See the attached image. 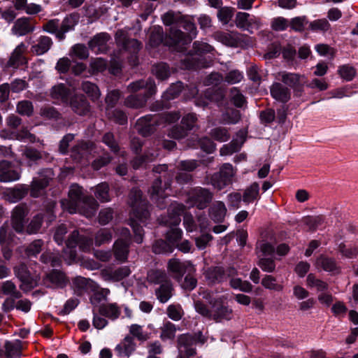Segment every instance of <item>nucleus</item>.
Here are the masks:
<instances>
[{
    "label": "nucleus",
    "instance_id": "nucleus-46",
    "mask_svg": "<svg viewBox=\"0 0 358 358\" xmlns=\"http://www.w3.org/2000/svg\"><path fill=\"white\" fill-rule=\"evenodd\" d=\"M281 81L290 87L294 88L300 85L302 76L297 73L282 72L280 74Z\"/></svg>",
    "mask_w": 358,
    "mask_h": 358
},
{
    "label": "nucleus",
    "instance_id": "nucleus-24",
    "mask_svg": "<svg viewBox=\"0 0 358 358\" xmlns=\"http://www.w3.org/2000/svg\"><path fill=\"white\" fill-rule=\"evenodd\" d=\"M136 347L134 338L130 336H127L116 345L115 352L118 357H129L135 351Z\"/></svg>",
    "mask_w": 358,
    "mask_h": 358
},
{
    "label": "nucleus",
    "instance_id": "nucleus-16",
    "mask_svg": "<svg viewBox=\"0 0 358 358\" xmlns=\"http://www.w3.org/2000/svg\"><path fill=\"white\" fill-rule=\"evenodd\" d=\"M115 38L119 46L131 53L136 54L141 47V43L137 40L129 38L127 31L123 29L117 30Z\"/></svg>",
    "mask_w": 358,
    "mask_h": 358
},
{
    "label": "nucleus",
    "instance_id": "nucleus-55",
    "mask_svg": "<svg viewBox=\"0 0 358 358\" xmlns=\"http://www.w3.org/2000/svg\"><path fill=\"white\" fill-rule=\"evenodd\" d=\"M183 89V85L181 82L172 84L169 88L163 94L162 98L164 100L169 101L179 96Z\"/></svg>",
    "mask_w": 358,
    "mask_h": 358
},
{
    "label": "nucleus",
    "instance_id": "nucleus-34",
    "mask_svg": "<svg viewBox=\"0 0 358 358\" xmlns=\"http://www.w3.org/2000/svg\"><path fill=\"white\" fill-rule=\"evenodd\" d=\"M226 214L227 208L222 201L215 202L209 208V215L215 222H222Z\"/></svg>",
    "mask_w": 358,
    "mask_h": 358
},
{
    "label": "nucleus",
    "instance_id": "nucleus-31",
    "mask_svg": "<svg viewBox=\"0 0 358 358\" xmlns=\"http://www.w3.org/2000/svg\"><path fill=\"white\" fill-rule=\"evenodd\" d=\"M99 313L111 320H115L120 315L121 308L116 303L102 304L99 308Z\"/></svg>",
    "mask_w": 358,
    "mask_h": 358
},
{
    "label": "nucleus",
    "instance_id": "nucleus-48",
    "mask_svg": "<svg viewBox=\"0 0 358 358\" xmlns=\"http://www.w3.org/2000/svg\"><path fill=\"white\" fill-rule=\"evenodd\" d=\"M43 222V215L38 213L34 216L26 228V232L28 234H37L41 228Z\"/></svg>",
    "mask_w": 358,
    "mask_h": 358
},
{
    "label": "nucleus",
    "instance_id": "nucleus-26",
    "mask_svg": "<svg viewBox=\"0 0 358 358\" xmlns=\"http://www.w3.org/2000/svg\"><path fill=\"white\" fill-rule=\"evenodd\" d=\"M205 99L199 97L196 100V105L199 106H206L209 101H214L217 103L222 101L224 94L221 90L208 89L205 92Z\"/></svg>",
    "mask_w": 358,
    "mask_h": 358
},
{
    "label": "nucleus",
    "instance_id": "nucleus-19",
    "mask_svg": "<svg viewBox=\"0 0 358 358\" xmlns=\"http://www.w3.org/2000/svg\"><path fill=\"white\" fill-rule=\"evenodd\" d=\"M110 36L106 32L96 34L88 43L89 48L95 53H104L108 49Z\"/></svg>",
    "mask_w": 358,
    "mask_h": 358
},
{
    "label": "nucleus",
    "instance_id": "nucleus-7",
    "mask_svg": "<svg viewBox=\"0 0 358 358\" xmlns=\"http://www.w3.org/2000/svg\"><path fill=\"white\" fill-rule=\"evenodd\" d=\"M81 187L77 184H73L69 191V198L61 201V206L64 210L71 214L77 212L78 205L81 203L84 199Z\"/></svg>",
    "mask_w": 358,
    "mask_h": 358
},
{
    "label": "nucleus",
    "instance_id": "nucleus-45",
    "mask_svg": "<svg viewBox=\"0 0 358 358\" xmlns=\"http://www.w3.org/2000/svg\"><path fill=\"white\" fill-rule=\"evenodd\" d=\"M160 338L162 341L172 340L175 338L177 328L174 324L167 321L160 327Z\"/></svg>",
    "mask_w": 358,
    "mask_h": 358
},
{
    "label": "nucleus",
    "instance_id": "nucleus-50",
    "mask_svg": "<svg viewBox=\"0 0 358 358\" xmlns=\"http://www.w3.org/2000/svg\"><path fill=\"white\" fill-rule=\"evenodd\" d=\"M48 180L47 178H34L31 184V196L38 197L41 190L48 185Z\"/></svg>",
    "mask_w": 358,
    "mask_h": 358
},
{
    "label": "nucleus",
    "instance_id": "nucleus-5",
    "mask_svg": "<svg viewBox=\"0 0 358 358\" xmlns=\"http://www.w3.org/2000/svg\"><path fill=\"white\" fill-rule=\"evenodd\" d=\"M213 50V47L207 43L195 41L193 43L192 52L186 55L182 59L185 68L190 69L205 67L206 65L201 62L199 57L206 53L210 52Z\"/></svg>",
    "mask_w": 358,
    "mask_h": 358
},
{
    "label": "nucleus",
    "instance_id": "nucleus-10",
    "mask_svg": "<svg viewBox=\"0 0 358 358\" xmlns=\"http://www.w3.org/2000/svg\"><path fill=\"white\" fill-rule=\"evenodd\" d=\"M196 340L189 334L180 335L178 338V358H190L196 355L194 347Z\"/></svg>",
    "mask_w": 358,
    "mask_h": 358
},
{
    "label": "nucleus",
    "instance_id": "nucleus-60",
    "mask_svg": "<svg viewBox=\"0 0 358 358\" xmlns=\"http://www.w3.org/2000/svg\"><path fill=\"white\" fill-rule=\"evenodd\" d=\"M14 234L9 229L8 225L6 223H4L0 227V243L1 245H8L10 244L14 238Z\"/></svg>",
    "mask_w": 358,
    "mask_h": 358
},
{
    "label": "nucleus",
    "instance_id": "nucleus-6",
    "mask_svg": "<svg viewBox=\"0 0 358 358\" xmlns=\"http://www.w3.org/2000/svg\"><path fill=\"white\" fill-rule=\"evenodd\" d=\"M212 199L213 194L208 189L199 187L188 192L187 203L190 206H196L199 209H204Z\"/></svg>",
    "mask_w": 358,
    "mask_h": 358
},
{
    "label": "nucleus",
    "instance_id": "nucleus-15",
    "mask_svg": "<svg viewBox=\"0 0 358 358\" xmlns=\"http://www.w3.org/2000/svg\"><path fill=\"white\" fill-rule=\"evenodd\" d=\"M21 173L15 169L14 165L7 161H0V182H10L20 178Z\"/></svg>",
    "mask_w": 358,
    "mask_h": 358
},
{
    "label": "nucleus",
    "instance_id": "nucleus-63",
    "mask_svg": "<svg viewBox=\"0 0 358 358\" xmlns=\"http://www.w3.org/2000/svg\"><path fill=\"white\" fill-rule=\"evenodd\" d=\"M71 57H76L80 59H87L89 56V52L87 47L80 43L74 45L70 52Z\"/></svg>",
    "mask_w": 358,
    "mask_h": 358
},
{
    "label": "nucleus",
    "instance_id": "nucleus-38",
    "mask_svg": "<svg viewBox=\"0 0 358 358\" xmlns=\"http://www.w3.org/2000/svg\"><path fill=\"white\" fill-rule=\"evenodd\" d=\"M184 15L180 12L169 10L162 15V20L164 25L169 26L170 28L174 27L178 28L180 25Z\"/></svg>",
    "mask_w": 358,
    "mask_h": 358
},
{
    "label": "nucleus",
    "instance_id": "nucleus-44",
    "mask_svg": "<svg viewBox=\"0 0 358 358\" xmlns=\"http://www.w3.org/2000/svg\"><path fill=\"white\" fill-rule=\"evenodd\" d=\"M81 89L93 101L98 100L101 96L99 87L90 81L83 82Z\"/></svg>",
    "mask_w": 358,
    "mask_h": 358
},
{
    "label": "nucleus",
    "instance_id": "nucleus-20",
    "mask_svg": "<svg viewBox=\"0 0 358 358\" xmlns=\"http://www.w3.org/2000/svg\"><path fill=\"white\" fill-rule=\"evenodd\" d=\"M131 273L129 266H122L115 270L110 268H104L101 270V275L106 281L118 282L129 276Z\"/></svg>",
    "mask_w": 358,
    "mask_h": 358
},
{
    "label": "nucleus",
    "instance_id": "nucleus-21",
    "mask_svg": "<svg viewBox=\"0 0 358 358\" xmlns=\"http://www.w3.org/2000/svg\"><path fill=\"white\" fill-rule=\"evenodd\" d=\"M53 41L50 37L41 35L33 41L30 51L36 56L43 55L51 49Z\"/></svg>",
    "mask_w": 358,
    "mask_h": 358
},
{
    "label": "nucleus",
    "instance_id": "nucleus-8",
    "mask_svg": "<svg viewBox=\"0 0 358 358\" xmlns=\"http://www.w3.org/2000/svg\"><path fill=\"white\" fill-rule=\"evenodd\" d=\"M235 173L236 171L231 164H224L221 166L220 171L213 175L211 184L215 188L221 190L231 184L232 178Z\"/></svg>",
    "mask_w": 358,
    "mask_h": 358
},
{
    "label": "nucleus",
    "instance_id": "nucleus-32",
    "mask_svg": "<svg viewBox=\"0 0 358 358\" xmlns=\"http://www.w3.org/2000/svg\"><path fill=\"white\" fill-rule=\"evenodd\" d=\"M79 19L78 14L73 13L67 15L62 21L59 31L57 34V38L62 40L65 37V34L72 30L74 26L78 23Z\"/></svg>",
    "mask_w": 358,
    "mask_h": 358
},
{
    "label": "nucleus",
    "instance_id": "nucleus-36",
    "mask_svg": "<svg viewBox=\"0 0 358 358\" xmlns=\"http://www.w3.org/2000/svg\"><path fill=\"white\" fill-rule=\"evenodd\" d=\"M173 291V287L171 282H168L162 284L157 287L155 291V296L159 302L164 303L167 302L172 296Z\"/></svg>",
    "mask_w": 358,
    "mask_h": 358
},
{
    "label": "nucleus",
    "instance_id": "nucleus-14",
    "mask_svg": "<svg viewBox=\"0 0 358 358\" xmlns=\"http://www.w3.org/2000/svg\"><path fill=\"white\" fill-rule=\"evenodd\" d=\"M168 271L173 277L178 281L182 280V276L187 271L194 270L193 265L188 262H181L178 259H171L168 262Z\"/></svg>",
    "mask_w": 358,
    "mask_h": 358
},
{
    "label": "nucleus",
    "instance_id": "nucleus-30",
    "mask_svg": "<svg viewBox=\"0 0 358 358\" xmlns=\"http://www.w3.org/2000/svg\"><path fill=\"white\" fill-rule=\"evenodd\" d=\"M129 241H123L122 238L117 240L113 245V252L115 259L120 262L127 260L129 255Z\"/></svg>",
    "mask_w": 358,
    "mask_h": 358
},
{
    "label": "nucleus",
    "instance_id": "nucleus-47",
    "mask_svg": "<svg viewBox=\"0 0 358 358\" xmlns=\"http://www.w3.org/2000/svg\"><path fill=\"white\" fill-rule=\"evenodd\" d=\"M69 93V89L64 84L57 85L51 90L52 97L62 101H67Z\"/></svg>",
    "mask_w": 358,
    "mask_h": 358
},
{
    "label": "nucleus",
    "instance_id": "nucleus-58",
    "mask_svg": "<svg viewBox=\"0 0 358 358\" xmlns=\"http://www.w3.org/2000/svg\"><path fill=\"white\" fill-rule=\"evenodd\" d=\"M240 119V112L237 110L231 109L222 113L221 122L227 124H232L237 123Z\"/></svg>",
    "mask_w": 358,
    "mask_h": 358
},
{
    "label": "nucleus",
    "instance_id": "nucleus-57",
    "mask_svg": "<svg viewBox=\"0 0 358 358\" xmlns=\"http://www.w3.org/2000/svg\"><path fill=\"white\" fill-rule=\"evenodd\" d=\"M27 194V189L24 187L12 188L8 190L7 196L10 202L15 203L23 199Z\"/></svg>",
    "mask_w": 358,
    "mask_h": 358
},
{
    "label": "nucleus",
    "instance_id": "nucleus-29",
    "mask_svg": "<svg viewBox=\"0 0 358 358\" xmlns=\"http://www.w3.org/2000/svg\"><path fill=\"white\" fill-rule=\"evenodd\" d=\"M270 92L273 99L282 103H287L291 98L290 90L279 83H273Z\"/></svg>",
    "mask_w": 358,
    "mask_h": 358
},
{
    "label": "nucleus",
    "instance_id": "nucleus-33",
    "mask_svg": "<svg viewBox=\"0 0 358 358\" xmlns=\"http://www.w3.org/2000/svg\"><path fill=\"white\" fill-rule=\"evenodd\" d=\"M72 110L80 115H85L90 110V105L83 95H76L71 101Z\"/></svg>",
    "mask_w": 358,
    "mask_h": 358
},
{
    "label": "nucleus",
    "instance_id": "nucleus-41",
    "mask_svg": "<svg viewBox=\"0 0 358 358\" xmlns=\"http://www.w3.org/2000/svg\"><path fill=\"white\" fill-rule=\"evenodd\" d=\"M259 191V184L257 182H253L245 189L242 196L243 201L246 204H249L258 199Z\"/></svg>",
    "mask_w": 358,
    "mask_h": 358
},
{
    "label": "nucleus",
    "instance_id": "nucleus-62",
    "mask_svg": "<svg viewBox=\"0 0 358 358\" xmlns=\"http://www.w3.org/2000/svg\"><path fill=\"white\" fill-rule=\"evenodd\" d=\"M173 246L164 240H157L152 245V251L156 254L171 253L173 252Z\"/></svg>",
    "mask_w": 358,
    "mask_h": 358
},
{
    "label": "nucleus",
    "instance_id": "nucleus-18",
    "mask_svg": "<svg viewBox=\"0 0 358 358\" xmlns=\"http://www.w3.org/2000/svg\"><path fill=\"white\" fill-rule=\"evenodd\" d=\"M15 275L22 281L20 288L23 290H28L36 285V281L31 276L30 272L26 264H21L14 268Z\"/></svg>",
    "mask_w": 358,
    "mask_h": 358
},
{
    "label": "nucleus",
    "instance_id": "nucleus-51",
    "mask_svg": "<svg viewBox=\"0 0 358 358\" xmlns=\"http://www.w3.org/2000/svg\"><path fill=\"white\" fill-rule=\"evenodd\" d=\"M152 71L157 79L162 80L167 79L171 75L170 69L165 63H159L154 65Z\"/></svg>",
    "mask_w": 358,
    "mask_h": 358
},
{
    "label": "nucleus",
    "instance_id": "nucleus-59",
    "mask_svg": "<svg viewBox=\"0 0 358 358\" xmlns=\"http://www.w3.org/2000/svg\"><path fill=\"white\" fill-rule=\"evenodd\" d=\"M112 239L111 232L106 229H99L95 234L94 243L96 246L110 242Z\"/></svg>",
    "mask_w": 358,
    "mask_h": 358
},
{
    "label": "nucleus",
    "instance_id": "nucleus-42",
    "mask_svg": "<svg viewBox=\"0 0 358 358\" xmlns=\"http://www.w3.org/2000/svg\"><path fill=\"white\" fill-rule=\"evenodd\" d=\"M147 278L149 282L159 285L170 280L166 273L162 270L150 271Z\"/></svg>",
    "mask_w": 358,
    "mask_h": 358
},
{
    "label": "nucleus",
    "instance_id": "nucleus-9",
    "mask_svg": "<svg viewBox=\"0 0 358 358\" xmlns=\"http://www.w3.org/2000/svg\"><path fill=\"white\" fill-rule=\"evenodd\" d=\"M162 180L158 178L153 182L151 189L150 190V194L151 199L157 204V206L162 209L164 208L166 205L167 194H165V189H168L171 186L170 182H166L164 187H162Z\"/></svg>",
    "mask_w": 358,
    "mask_h": 358
},
{
    "label": "nucleus",
    "instance_id": "nucleus-12",
    "mask_svg": "<svg viewBox=\"0 0 358 358\" xmlns=\"http://www.w3.org/2000/svg\"><path fill=\"white\" fill-rule=\"evenodd\" d=\"M29 210L24 203H21L15 207L11 214V226L13 230L18 234L24 231V218L29 214Z\"/></svg>",
    "mask_w": 358,
    "mask_h": 358
},
{
    "label": "nucleus",
    "instance_id": "nucleus-28",
    "mask_svg": "<svg viewBox=\"0 0 358 358\" xmlns=\"http://www.w3.org/2000/svg\"><path fill=\"white\" fill-rule=\"evenodd\" d=\"M204 276L209 285L220 283L226 280L224 270L220 266L208 268L205 271Z\"/></svg>",
    "mask_w": 358,
    "mask_h": 358
},
{
    "label": "nucleus",
    "instance_id": "nucleus-49",
    "mask_svg": "<svg viewBox=\"0 0 358 358\" xmlns=\"http://www.w3.org/2000/svg\"><path fill=\"white\" fill-rule=\"evenodd\" d=\"M47 278L51 283L56 287H62L66 283L65 274L59 270H52L47 275Z\"/></svg>",
    "mask_w": 358,
    "mask_h": 358
},
{
    "label": "nucleus",
    "instance_id": "nucleus-56",
    "mask_svg": "<svg viewBox=\"0 0 358 358\" xmlns=\"http://www.w3.org/2000/svg\"><path fill=\"white\" fill-rule=\"evenodd\" d=\"M41 261L44 264H50L51 266H60L62 259L59 254L51 252H45L41 256Z\"/></svg>",
    "mask_w": 358,
    "mask_h": 358
},
{
    "label": "nucleus",
    "instance_id": "nucleus-64",
    "mask_svg": "<svg viewBox=\"0 0 358 358\" xmlns=\"http://www.w3.org/2000/svg\"><path fill=\"white\" fill-rule=\"evenodd\" d=\"M338 252L343 257L348 259H352L357 256L358 248L354 245H347L344 243H341L338 245Z\"/></svg>",
    "mask_w": 358,
    "mask_h": 358
},
{
    "label": "nucleus",
    "instance_id": "nucleus-1",
    "mask_svg": "<svg viewBox=\"0 0 358 358\" xmlns=\"http://www.w3.org/2000/svg\"><path fill=\"white\" fill-rule=\"evenodd\" d=\"M129 203L132 208L133 217L130 225L134 233V241L137 243L143 242V229L137 221L142 223L150 217L149 206L146 201L142 199V192L137 188H134L129 194Z\"/></svg>",
    "mask_w": 358,
    "mask_h": 358
},
{
    "label": "nucleus",
    "instance_id": "nucleus-40",
    "mask_svg": "<svg viewBox=\"0 0 358 358\" xmlns=\"http://www.w3.org/2000/svg\"><path fill=\"white\" fill-rule=\"evenodd\" d=\"M216 38L222 43L230 47H236L241 41L240 35L236 32L217 33Z\"/></svg>",
    "mask_w": 358,
    "mask_h": 358
},
{
    "label": "nucleus",
    "instance_id": "nucleus-25",
    "mask_svg": "<svg viewBox=\"0 0 358 358\" xmlns=\"http://www.w3.org/2000/svg\"><path fill=\"white\" fill-rule=\"evenodd\" d=\"M98 206L96 201L93 197L86 196L81 203L78 205L76 213L90 218L95 215Z\"/></svg>",
    "mask_w": 358,
    "mask_h": 358
},
{
    "label": "nucleus",
    "instance_id": "nucleus-13",
    "mask_svg": "<svg viewBox=\"0 0 358 358\" xmlns=\"http://www.w3.org/2000/svg\"><path fill=\"white\" fill-rule=\"evenodd\" d=\"M185 210V206L183 204L172 203L168 210V215L161 217L159 219V222L170 227H176L180 223V216Z\"/></svg>",
    "mask_w": 358,
    "mask_h": 358
},
{
    "label": "nucleus",
    "instance_id": "nucleus-61",
    "mask_svg": "<svg viewBox=\"0 0 358 358\" xmlns=\"http://www.w3.org/2000/svg\"><path fill=\"white\" fill-rule=\"evenodd\" d=\"M166 314L170 319L179 321L182 317L184 312L180 304H171L166 308Z\"/></svg>",
    "mask_w": 358,
    "mask_h": 358
},
{
    "label": "nucleus",
    "instance_id": "nucleus-3",
    "mask_svg": "<svg viewBox=\"0 0 358 358\" xmlns=\"http://www.w3.org/2000/svg\"><path fill=\"white\" fill-rule=\"evenodd\" d=\"M180 27L187 31L186 34L180 29L174 27L169 29L166 38V43L169 46H173L178 43H190L197 35V30L193 20L187 15H184Z\"/></svg>",
    "mask_w": 358,
    "mask_h": 358
},
{
    "label": "nucleus",
    "instance_id": "nucleus-52",
    "mask_svg": "<svg viewBox=\"0 0 358 358\" xmlns=\"http://www.w3.org/2000/svg\"><path fill=\"white\" fill-rule=\"evenodd\" d=\"M43 245V241L41 239L34 240L29 245L25 247V255L29 258L36 257L37 255L41 252Z\"/></svg>",
    "mask_w": 358,
    "mask_h": 358
},
{
    "label": "nucleus",
    "instance_id": "nucleus-53",
    "mask_svg": "<svg viewBox=\"0 0 358 358\" xmlns=\"http://www.w3.org/2000/svg\"><path fill=\"white\" fill-rule=\"evenodd\" d=\"M94 294L90 297V302L94 306H97L103 301H106L108 295L110 294V290L108 288H97L95 291H92Z\"/></svg>",
    "mask_w": 358,
    "mask_h": 358
},
{
    "label": "nucleus",
    "instance_id": "nucleus-43",
    "mask_svg": "<svg viewBox=\"0 0 358 358\" xmlns=\"http://www.w3.org/2000/svg\"><path fill=\"white\" fill-rule=\"evenodd\" d=\"M317 264L327 272L338 273L340 270L334 259L324 256H321L317 259Z\"/></svg>",
    "mask_w": 358,
    "mask_h": 358
},
{
    "label": "nucleus",
    "instance_id": "nucleus-39",
    "mask_svg": "<svg viewBox=\"0 0 358 358\" xmlns=\"http://www.w3.org/2000/svg\"><path fill=\"white\" fill-rule=\"evenodd\" d=\"M4 348L5 355L8 358L19 357L22 355V344L20 340L6 341Z\"/></svg>",
    "mask_w": 358,
    "mask_h": 358
},
{
    "label": "nucleus",
    "instance_id": "nucleus-23",
    "mask_svg": "<svg viewBox=\"0 0 358 358\" xmlns=\"http://www.w3.org/2000/svg\"><path fill=\"white\" fill-rule=\"evenodd\" d=\"M128 89L132 92L145 89V92L144 94L148 95H154L157 91L156 85L152 78L132 82L129 85Z\"/></svg>",
    "mask_w": 358,
    "mask_h": 358
},
{
    "label": "nucleus",
    "instance_id": "nucleus-4",
    "mask_svg": "<svg viewBox=\"0 0 358 358\" xmlns=\"http://www.w3.org/2000/svg\"><path fill=\"white\" fill-rule=\"evenodd\" d=\"M66 248L64 250V258L69 264H71L76 258L75 248L79 245L84 252L89 251L92 245V240L85 236H80L78 230H73L69 235L66 242Z\"/></svg>",
    "mask_w": 358,
    "mask_h": 358
},
{
    "label": "nucleus",
    "instance_id": "nucleus-22",
    "mask_svg": "<svg viewBox=\"0 0 358 358\" xmlns=\"http://www.w3.org/2000/svg\"><path fill=\"white\" fill-rule=\"evenodd\" d=\"M35 30V25L31 23L29 17H21L17 19L12 27V33L17 36H23L33 32Z\"/></svg>",
    "mask_w": 358,
    "mask_h": 358
},
{
    "label": "nucleus",
    "instance_id": "nucleus-35",
    "mask_svg": "<svg viewBox=\"0 0 358 358\" xmlns=\"http://www.w3.org/2000/svg\"><path fill=\"white\" fill-rule=\"evenodd\" d=\"M152 95L143 94H131L124 100V105L131 108H141L145 106L148 99Z\"/></svg>",
    "mask_w": 358,
    "mask_h": 358
},
{
    "label": "nucleus",
    "instance_id": "nucleus-17",
    "mask_svg": "<svg viewBox=\"0 0 358 358\" xmlns=\"http://www.w3.org/2000/svg\"><path fill=\"white\" fill-rule=\"evenodd\" d=\"M27 50V46L23 42L20 43L11 52L6 66L17 69L19 66L27 64V60L24 56Z\"/></svg>",
    "mask_w": 358,
    "mask_h": 358
},
{
    "label": "nucleus",
    "instance_id": "nucleus-54",
    "mask_svg": "<svg viewBox=\"0 0 358 358\" xmlns=\"http://www.w3.org/2000/svg\"><path fill=\"white\" fill-rule=\"evenodd\" d=\"M210 136L214 140L219 142H226L230 138V134L227 128L215 127L210 131Z\"/></svg>",
    "mask_w": 358,
    "mask_h": 358
},
{
    "label": "nucleus",
    "instance_id": "nucleus-2",
    "mask_svg": "<svg viewBox=\"0 0 358 358\" xmlns=\"http://www.w3.org/2000/svg\"><path fill=\"white\" fill-rule=\"evenodd\" d=\"M194 308L196 312L202 317L217 323L229 321L233 317V310L229 306H224L221 299L214 300L213 304L210 308L201 301H195Z\"/></svg>",
    "mask_w": 358,
    "mask_h": 358
},
{
    "label": "nucleus",
    "instance_id": "nucleus-37",
    "mask_svg": "<svg viewBox=\"0 0 358 358\" xmlns=\"http://www.w3.org/2000/svg\"><path fill=\"white\" fill-rule=\"evenodd\" d=\"M92 146L90 142H80L72 148L71 157L76 162H80L87 155V151Z\"/></svg>",
    "mask_w": 358,
    "mask_h": 358
},
{
    "label": "nucleus",
    "instance_id": "nucleus-27",
    "mask_svg": "<svg viewBox=\"0 0 358 358\" xmlns=\"http://www.w3.org/2000/svg\"><path fill=\"white\" fill-rule=\"evenodd\" d=\"M73 285L78 294L95 291L97 288V284L94 281L80 276H78L73 279Z\"/></svg>",
    "mask_w": 358,
    "mask_h": 358
},
{
    "label": "nucleus",
    "instance_id": "nucleus-11",
    "mask_svg": "<svg viewBox=\"0 0 358 358\" xmlns=\"http://www.w3.org/2000/svg\"><path fill=\"white\" fill-rule=\"evenodd\" d=\"M159 120V115H147L137 120L135 127L140 134L148 136L155 131V127L160 123Z\"/></svg>",
    "mask_w": 358,
    "mask_h": 358
}]
</instances>
